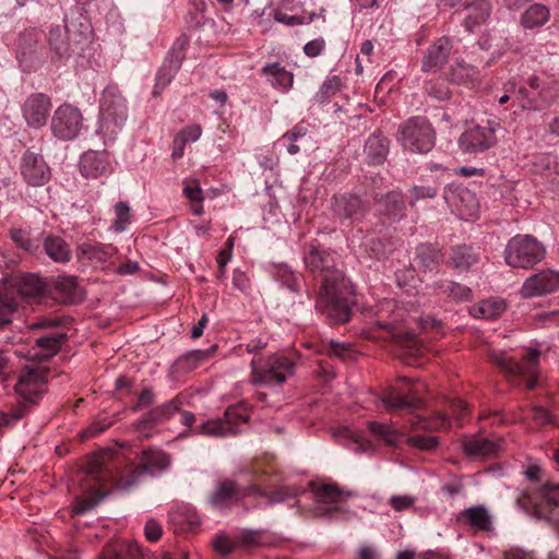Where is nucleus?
I'll return each instance as SVG.
<instances>
[{
    "mask_svg": "<svg viewBox=\"0 0 559 559\" xmlns=\"http://www.w3.org/2000/svg\"><path fill=\"white\" fill-rule=\"evenodd\" d=\"M559 290V271L545 269L525 278L520 295L524 299L545 297Z\"/></svg>",
    "mask_w": 559,
    "mask_h": 559,
    "instance_id": "nucleus-18",
    "label": "nucleus"
},
{
    "mask_svg": "<svg viewBox=\"0 0 559 559\" xmlns=\"http://www.w3.org/2000/svg\"><path fill=\"white\" fill-rule=\"evenodd\" d=\"M21 174L27 185L40 187L51 177V171L40 153L26 150L21 158Z\"/></svg>",
    "mask_w": 559,
    "mask_h": 559,
    "instance_id": "nucleus-20",
    "label": "nucleus"
},
{
    "mask_svg": "<svg viewBox=\"0 0 559 559\" xmlns=\"http://www.w3.org/2000/svg\"><path fill=\"white\" fill-rule=\"evenodd\" d=\"M19 309V300L0 292V330L10 325L13 321V316Z\"/></svg>",
    "mask_w": 559,
    "mask_h": 559,
    "instance_id": "nucleus-54",
    "label": "nucleus"
},
{
    "mask_svg": "<svg viewBox=\"0 0 559 559\" xmlns=\"http://www.w3.org/2000/svg\"><path fill=\"white\" fill-rule=\"evenodd\" d=\"M263 474L257 467H247L239 472L237 479L217 481L209 496V503L215 509L226 510L252 495H265L261 480Z\"/></svg>",
    "mask_w": 559,
    "mask_h": 559,
    "instance_id": "nucleus-3",
    "label": "nucleus"
},
{
    "mask_svg": "<svg viewBox=\"0 0 559 559\" xmlns=\"http://www.w3.org/2000/svg\"><path fill=\"white\" fill-rule=\"evenodd\" d=\"M463 7L466 10L464 26L467 32H474L475 28L483 25L491 13V4L487 0H474Z\"/></svg>",
    "mask_w": 559,
    "mask_h": 559,
    "instance_id": "nucleus-35",
    "label": "nucleus"
},
{
    "mask_svg": "<svg viewBox=\"0 0 559 559\" xmlns=\"http://www.w3.org/2000/svg\"><path fill=\"white\" fill-rule=\"evenodd\" d=\"M342 79L338 75L326 76L314 95L318 104H324L335 96L342 88Z\"/></svg>",
    "mask_w": 559,
    "mask_h": 559,
    "instance_id": "nucleus-52",
    "label": "nucleus"
},
{
    "mask_svg": "<svg viewBox=\"0 0 559 559\" xmlns=\"http://www.w3.org/2000/svg\"><path fill=\"white\" fill-rule=\"evenodd\" d=\"M445 254L438 243L423 242L415 248L413 269L419 273H431L439 269Z\"/></svg>",
    "mask_w": 559,
    "mask_h": 559,
    "instance_id": "nucleus-25",
    "label": "nucleus"
},
{
    "mask_svg": "<svg viewBox=\"0 0 559 559\" xmlns=\"http://www.w3.org/2000/svg\"><path fill=\"white\" fill-rule=\"evenodd\" d=\"M170 463L171 461L167 453L158 450H145L139 455L135 463L117 467L115 473L105 472L98 461H93L88 464L86 474L100 487L109 478L111 491L129 492L147 476L155 477L160 475L168 469Z\"/></svg>",
    "mask_w": 559,
    "mask_h": 559,
    "instance_id": "nucleus-2",
    "label": "nucleus"
},
{
    "mask_svg": "<svg viewBox=\"0 0 559 559\" xmlns=\"http://www.w3.org/2000/svg\"><path fill=\"white\" fill-rule=\"evenodd\" d=\"M305 266L314 277H321L314 307L331 323L343 324L352 317L354 289L337 266V257L330 249L311 243L304 250Z\"/></svg>",
    "mask_w": 559,
    "mask_h": 559,
    "instance_id": "nucleus-1",
    "label": "nucleus"
},
{
    "mask_svg": "<svg viewBox=\"0 0 559 559\" xmlns=\"http://www.w3.org/2000/svg\"><path fill=\"white\" fill-rule=\"evenodd\" d=\"M49 369L46 367L26 366L21 369L14 390L17 396L11 409L14 419L21 420L38 403L48 382Z\"/></svg>",
    "mask_w": 559,
    "mask_h": 559,
    "instance_id": "nucleus-5",
    "label": "nucleus"
},
{
    "mask_svg": "<svg viewBox=\"0 0 559 559\" xmlns=\"http://www.w3.org/2000/svg\"><path fill=\"white\" fill-rule=\"evenodd\" d=\"M247 421V416L236 407H228L223 418L209 419L198 427V432L209 437L224 438L238 435L240 426Z\"/></svg>",
    "mask_w": 559,
    "mask_h": 559,
    "instance_id": "nucleus-17",
    "label": "nucleus"
},
{
    "mask_svg": "<svg viewBox=\"0 0 559 559\" xmlns=\"http://www.w3.org/2000/svg\"><path fill=\"white\" fill-rule=\"evenodd\" d=\"M46 290L45 281L36 274L25 273L12 276L4 286V294L21 298H33L43 295Z\"/></svg>",
    "mask_w": 559,
    "mask_h": 559,
    "instance_id": "nucleus-22",
    "label": "nucleus"
},
{
    "mask_svg": "<svg viewBox=\"0 0 559 559\" xmlns=\"http://www.w3.org/2000/svg\"><path fill=\"white\" fill-rule=\"evenodd\" d=\"M38 33L34 29L23 32L16 43V58L23 71H31L39 61Z\"/></svg>",
    "mask_w": 559,
    "mask_h": 559,
    "instance_id": "nucleus-27",
    "label": "nucleus"
},
{
    "mask_svg": "<svg viewBox=\"0 0 559 559\" xmlns=\"http://www.w3.org/2000/svg\"><path fill=\"white\" fill-rule=\"evenodd\" d=\"M67 340L68 335L63 331L43 333L35 338L25 357L28 360L48 361L60 352Z\"/></svg>",
    "mask_w": 559,
    "mask_h": 559,
    "instance_id": "nucleus-21",
    "label": "nucleus"
},
{
    "mask_svg": "<svg viewBox=\"0 0 559 559\" xmlns=\"http://www.w3.org/2000/svg\"><path fill=\"white\" fill-rule=\"evenodd\" d=\"M55 298L62 304H76L83 299L82 289L76 277L60 275L53 284Z\"/></svg>",
    "mask_w": 559,
    "mask_h": 559,
    "instance_id": "nucleus-32",
    "label": "nucleus"
},
{
    "mask_svg": "<svg viewBox=\"0 0 559 559\" xmlns=\"http://www.w3.org/2000/svg\"><path fill=\"white\" fill-rule=\"evenodd\" d=\"M368 427L373 435L381 438L390 445H395L400 439L397 431L391 429L386 424L369 421Z\"/></svg>",
    "mask_w": 559,
    "mask_h": 559,
    "instance_id": "nucleus-57",
    "label": "nucleus"
},
{
    "mask_svg": "<svg viewBox=\"0 0 559 559\" xmlns=\"http://www.w3.org/2000/svg\"><path fill=\"white\" fill-rule=\"evenodd\" d=\"M331 210L336 222L349 227L365 218L369 212V206L357 194L341 193L332 198Z\"/></svg>",
    "mask_w": 559,
    "mask_h": 559,
    "instance_id": "nucleus-12",
    "label": "nucleus"
},
{
    "mask_svg": "<svg viewBox=\"0 0 559 559\" xmlns=\"http://www.w3.org/2000/svg\"><path fill=\"white\" fill-rule=\"evenodd\" d=\"M440 185L437 181L432 183L415 185L409 189V205L415 204L425 199H435L438 195Z\"/></svg>",
    "mask_w": 559,
    "mask_h": 559,
    "instance_id": "nucleus-55",
    "label": "nucleus"
},
{
    "mask_svg": "<svg viewBox=\"0 0 559 559\" xmlns=\"http://www.w3.org/2000/svg\"><path fill=\"white\" fill-rule=\"evenodd\" d=\"M415 503V498L409 495L392 496L389 504L397 512L412 508Z\"/></svg>",
    "mask_w": 559,
    "mask_h": 559,
    "instance_id": "nucleus-64",
    "label": "nucleus"
},
{
    "mask_svg": "<svg viewBox=\"0 0 559 559\" xmlns=\"http://www.w3.org/2000/svg\"><path fill=\"white\" fill-rule=\"evenodd\" d=\"M361 248L371 259H384L393 250V245L382 237L370 235L365 237Z\"/></svg>",
    "mask_w": 559,
    "mask_h": 559,
    "instance_id": "nucleus-45",
    "label": "nucleus"
},
{
    "mask_svg": "<svg viewBox=\"0 0 559 559\" xmlns=\"http://www.w3.org/2000/svg\"><path fill=\"white\" fill-rule=\"evenodd\" d=\"M397 140L405 150L425 154L436 143V131L426 117L416 116L399 127Z\"/></svg>",
    "mask_w": 559,
    "mask_h": 559,
    "instance_id": "nucleus-8",
    "label": "nucleus"
},
{
    "mask_svg": "<svg viewBox=\"0 0 559 559\" xmlns=\"http://www.w3.org/2000/svg\"><path fill=\"white\" fill-rule=\"evenodd\" d=\"M550 17L548 7L534 3L530 5L521 15L520 23L524 28H536L545 25Z\"/></svg>",
    "mask_w": 559,
    "mask_h": 559,
    "instance_id": "nucleus-42",
    "label": "nucleus"
},
{
    "mask_svg": "<svg viewBox=\"0 0 559 559\" xmlns=\"http://www.w3.org/2000/svg\"><path fill=\"white\" fill-rule=\"evenodd\" d=\"M556 86V81L547 74H532L519 87L516 100L525 110H540L555 98Z\"/></svg>",
    "mask_w": 559,
    "mask_h": 559,
    "instance_id": "nucleus-7",
    "label": "nucleus"
},
{
    "mask_svg": "<svg viewBox=\"0 0 559 559\" xmlns=\"http://www.w3.org/2000/svg\"><path fill=\"white\" fill-rule=\"evenodd\" d=\"M215 346H212L210 349H194L191 350L181 357H179L175 364V367L178 371L189 372L195 369L199 364L211 356L214 352Z\"/></svg>",
    "mask_w": 559,
    "mask_h": 559,
    "instance_id": "nucleus-48",
    "label": "nucleus"
},
{
    "mask_svg": "<svg viewBox=\"0 0 559 559\" xmlns=\"http://www.w3.org/2000/svg\"><path fill=\"white\" fill-rule=\"evenodd\" d=\"M83 127V117L79 108L72 105L59 106L51 119L53 135L63 141L75 139Z\"/></svg>",
    "mask_w": 559,
    "mask_h": 559,
    "instance_id": "nucleus-16",
    "label": "nucleus"
},
{
    "mask_svg": "<svg viewBox=\"0 0 559 559\" xmlns=\"http://www.w3.org/2000/svg\"><path fill=\"white\" fill-rule=\"evenodd\" d=\"M262 73L267 78L273 87L288 90L293 85V73L278 62L267 63L262 68Z\"/></svg>",
    "mask_w": 559,
    "mask_h": 559,
    "instance_id": "nucleus-43",
    "label": "nucleus"
},
{
    "mask_svg": "<svg viewBox=\"0 0 559 559\" xmlns=\"http://www.w3.org/2000/svg\"><path fill=\"white\" fill-rule=\"evenodd\" d=\"M451 50L452 45L448 37L438 38L427 48L423 57L421 70L426 73L439 71L448 62Z\"/></svg>",
    "mask_w": 559,
    "mask_h": 559,
    "instance_id": "nucleus-28",
    "label": "nucleus"
},
{
    "mask_svg": "<svg viewBox=\"0 0 559 559\" xmlns=\"http://www.w3.org/2000/svg\"><path fill=\"white\" fill-rule=\"evenodd\" d=\"M493 120H487L485 126H472L459 138V146L462 152L476 154L485 152L496 144V127Z\"/></svg>",
    "mask_w": 559,
    "mask_h": 559,
    "instance_id": "nucleus-15",
    "label": "nucleus"
},
{
    "mask_svg": "<svg viewBox=\"0 0 559 559\" xmlns=\"http://www.w3.org/2000/svg\"><path fill=\"white\" fill-rule=\"evenodd\" d=\"M182 405L181 400L177 396L171 401L152 408L148 413L144 415L142 419L136 423V428L141 429H150L154 427L158 423H163L168 420L175 413L179 412Z\"/></svg>",
    "mask_w": 559,
    "mask_h": 559,
    "instance_id": "nucleus-31",
    "label": "nucleus"
},
{
    "mask_svg": "<svg viewBox=\"0 0 559 559\" xmlns=\"http://www.w3.org/2000/svg\"><path fill=\"white\" fill-rule=\"evenodd\" d=\"M127 119L124 99L110 90H106L100 100V128L106 132H116Z\"/></svg>",
    "mask_w": 559,
    "mask_h": 559,
    "instance_id": "nucleus-19",
    "label": "nucleus"
},
{
    "mask_svg": "<svg viewBox=\"0 0 559 559\" xmlns=\"http://www.w3.org/2000/svg\"><path fill=\"white\" fill-rule=\"evenodd\" d=\"M456 521L479 531H489L492 525V518L484 506H475L462 510Z\"/></svg>",
    "mask_w": 559,
    "mask_h": 559,
    "instance_id": "nucleus-33",
    "label": "nucleus"
},
{
    "mask_svg": "<svg viewBox=\"0 0 559 559\" xmlns=\"http://www.w3.org/2000/svg\"><path fill=\"white\" fill-rule=\"evenodd\" d=\"M189 44L186 35L179 36L173 44L171 48L166 55V58L158 69L155 78V86L153 95L158 96L162 91L169 85L179 69L181 68L185 59V50Z\"/></svg>",
    "mask_w": 559,
    "mask_h": 559,
    "instance_id": "nucleus-13",
    "label": "nucleus"
},
{
    "mask_svg": "<svg viewBox=\"0 0 559 559\" xmlns=\"http://www.w3.org/2000/svg\"><path fill=\"white\" fill-rule=\"evenodd\" d=\"M377 324L389 332L391 337L403 346L413 349L416 344L415 334L407 331L403 325L399 324L395 320L378 321Z\"/></svg>",
    "mask_w": 559,
    "mask_h": 559,
    "instance_id": "nucleus-46",
    "label": "nucleus"
},
{
    "mask_svg": "<svg viewBox=\"0 0 559 559\" xmlns=\"http://www.w3.org/2000/svg\"><path fill=\"white\" fill-rule=\"evenodd\" d=\"M213 547L222 556H228L234 551V543L225 535L218 534L213 539Z\"/></svg>",
    "mask_w": 559,
    "mask_h": 559,
    "instance_id": "nucleus-63",
    "label": "nucleus"
},
{
    "mask_svg": "<svg viewBox=\"0 0 559 559\" xmlns=\"http://www.w3.org/2000/svg\"><path fill=\"white\" fill-rule=\"evenodd\" d=\"M381 401L389 412L399 414L413 413L423 405V400L418 395V389H412L407 393L391 389L382 396Z\"/></svg>",
    "mask_w": 559,
    "mask_h": 559,
    "instance_id": "nucleus-26",
    "label": "nucleus"
},
{
    "mask_svg": "<svg viewBox=\"0 0 559 559\" xmlns=\"http://www.w3.org/2000/svg\"><path fill=\"white\" fill-rule=\"evenodd\" d=\"M88 491V496L79 499L73 506V512L75 514H84L95 508L108 493L109 491H102L100 489H92L91 487L85 488Z\"/></svg>",
    "mask_w": 559,
    "mask_h": 559,
    "instance_id": "nucleus-53",
    "label": "nucleus"
},
{
    "mask_svg": "<svg viewBox=\"0 0 559 559\" xmlns=\"http://www.w3.org/2000/svg\"><path fill=\"white\" fill-rule=\"evenodd\" d=\"M87 36L83 32H73L67 24L57 25L49 29L48 44L52 62H63L73 53L79 52Z\"/></svg>",
    "mask_w": 559,
    "mask_h": 559,
    "instance_id": "nucleus-11",
    "label": "nucleus"
},
{
    "mask_svg": "<svg viewBox=\"0 0 559 559\" xmlns=\"http://www.w3.org/2000/svg\"><path fill=\"white\" fill-rule=\"evenodd\" d=\"M50 109V98L44 93H34L23 104V118L29 128L39 129L46 124Z\"/></svg>",
    "mask_w": 559,
    "mask_h": 559,
    "instance_id": "nucleus-23",
    "label": "nucleus"
},
{
    "mask_svg": "<svg viewBox=\"0 0 559 559\" xmlns=\"http://www.w3.org/2000/svg\"><path fill=\"white\" fill-rule=\"evenodd\" d=\"M116 221L114 223L117 231H123L131 223V209L128 202L120 201L115 205Z\"/></svg>",
    "mask_w": 559,
    "mask_h": 559,
    "instance_id": "nucleus-59",
    "label": "nucleus"
},
{
    "mask_svg": "<svg viewBox=\"0 0 559 559\" xmlns=\"http://www.w3.org/2000/svg\"><path fill=\"white\" fill-rule=\"evenodd\" d=\"M80 170L85 178H98L110 171L106 152L88 151L80 159Z\"/></svg>",
    "mask_w": 559,
    "mask_h": 559,
    "instance_id": "nucleus-30",
    "label": "nucleus"
},
{
    "mask_svg": "<svg viewBox=\"0 0 559 559\" xmlns=\"http://www.w3.org/2000/svg\"><path fill=\"white\" fill-rule=\"evenodd\" d=\"M353 492L342 490L335 484H325L317 488L316 497L322 503H336L352 497Z\"/></svg>",
    "mask_w": 559,
    "mask_h": 559,
    "instance_id": "nucleus-51",
    "label": "nucleus"
},
{
    "mask_svg": "<svg viewBox=\"0 0 559 559\" xmlns=\"http://www.w3.org/2000/svg\"><path fill=\"white\" fill-rule=\"evenodd\" d=\"M254 383L264 385L282 384L295 372V360L283 354H273L266 358L251 360Z\"/></svg>",
    "mask_w": 559,
    "mask_h": 559,
    "instance_id": "nucleus-9",
    "label": "nucleus"
},
{
    "mask_svg": "<svg viewBox=\"0 0 559 559\" xmlns=\"http://www.w3.org/2000/svg\"><path fill=\"white\" fill-rule=\"evenodd\" d=\"M67 322L61 317H39L29 325L33 331L43 330L44 333L51 331H61L60 328Z\"/></svg>",
    "mask_w": 559,
    "mask_h": 559,
    "instance_id": "nucleus-58",
    "label": "nucleus"
},
{
    "mask_svg": "<svg viewBox=\"0 0 559 559\" xmlns=\"http://www.w3.org/2000/svg\"><path fill=\"white\" fill-rule=\"evenodd\" d=\"M273 276L283 287H286L293 293L300 290L304 276L295 272L289 265L282 263L274 266Z\"/></svg>",
    "mask_w": 559,
    "mask_h": 559,
    "instance_id": "nucleus-44",
    "label": "nucleus"
},
{
    "mask_svg": "<svg viewBox=\"0 0 559 559\" xmlns=\"http://www.w3.org/2000/svg\"><path fill=\"white\" fill-rule=\"evenodd\" d=\"M117 252L110 243L83 242L78 247V257L94 263H105Z\"/></svg>",
    "mask_w": 559,
    "mask_h": 559,
    "instance_id": "nucleus-39",
    "label": "nucleus"
},
{
    "mask_svg": "<svg viewBox=\"0 0 559 559\" xmlns=\"http://www.w3.org/2000/svg\"><path fill=\"white\" fill-rule=\"evenodd\" d=\"M450 81L457 85L475 86L480 81V72L477 67L457 60L450 68Z\"/></svg>",
    "mask_w": 559,
    "mask_h": 559,
    "instance_id": "nucleus-38",
    "label": "nucleus"
},
{
    "mask_svg": "<svg viewBox=\"0 0 559 559\" xmlns=\"http://www.w3.org/2000/svg\"><path fill=\"white\" fill-rule=\"evenodd\" d=\"M263 537V530H245L238 536V540L245 546L254 547L264 544Z\"/></svg>",
    "mask_w": 559,
    "mask_h": 559,
    "instance_id": "nucleus-61",
    "label": "nucleus"
},
{
    "mask_svg": "<svg viewBox=\"0 0 559 559\" xmlns=\"http://www.w3.org/2000/svg\"><path fill=\"white\" fill-rule=\"evenodd\" d=\"M41 250L56 263H67L72 257L70 246L64 239L46 233L41 240Z\"/></svg>",
    "mask_w": 559,
    "mask_h": 559,
    "instance_id": "nucleus-34",
    "label": "nucleus"
},
{
    "mask_svg": "<svg viewBox=\"0 0 559 559\" xmlns=\"http://www.w3.org/2000/svg\"><path fill=\"white\" fill-rule=\"evenodd\" d=\"M102 559H145L136 543H121L106 549Z\"/></svg>",
    "mask_w": 559,
    "mask_h": 559,
    "instance_id": "nucleus-47",
    "label": "nucleus"
},
{
    "mask_svg": "<svg viewBox=\"0 0 559 559\" xmlns=\"http://www.w3.org/2000/svg\"><path fill=\"white\" fill-rule=\"evenodd\" d=\"M506 310V304L499 299H487L475 305L471 309V313L476 318L496 319Z\"/></svg>",
    "mask_w": 559,
    "mask_h": 559,
    "instance_id": "nucleus-50",
    "label": "nucleus"
},
{
    "mask_svg": "<svg viewBox=\"0 0 559 559\" xmlns=\"http://www.w3.org/2000/svg\"><path fill=\"white\" fill-rule=\"evenodd\" d=\"M464 452L473 457H491L499 453L501 443L481 437H471L463 441Z\"/></svg>",
    "mask_w": 559,
    "mask_h": 559,
    "instance_id": "nucleus-36",
    "label": "nucleus"
},
{
    "mask_svg": "<svg viewBox=\"0 0 559 559\" xmlns=\"http://www.w3.org/2000/svg\"><path fill=\"white\" fill-rule=\"evenodd\" d=\"M44 235L45 231H37L31 227H11L9 229V237L13 243L34 257H40L43 253L41 240Z\"/></svg>",
    "mask_w": 559,
    "mask_h": 559,
    "instance_id": "nucleus-29",
    "label": "nucleus"
},
{
    "mask_svg": "<svg viewBox=\"0 0 559 559\" xmlns=\"http://www.w3.org/2000/svg\"><path fill=\"white\" fill-rule=\"evenodd\" d=\"M545 245L532 235L518 234L508 240L503 258L513 269L532 270L546 258Z\"/></svg>",
    "mask_w": 559,
    "mask_h": 559,
    "instance_id": "nucleus-6",
    "label": "nucleus"
},
{
    "mask_svg": "<svg viewBox=\"0 0 559 559\" xmlns=\"http://www.w3.org/2000/svg\"><path fill=\"white\" fill-rule=\"evenodd\" d=\"M408 443L412 447L418 448L420 450L429 451L437 448L439 444V439L435 436L416 435L408 439Z\"/></svg>",
    "mask_w": 559,
    "mask_h": 559,
    "instance_id": "nucleus-62",
    "label": "nucleus"
},
{
    "mask_svg": "<svg viewBox=\"0 0 559 559\" xmlns=\"http://www.w3.org/2000/svg\"><path fill=\"white\" fill-rule=\"evenodd\" d=\"M376 211L390 222H400L405 216L406 205L401 190H391L385 194L372 192Z\"/></svg>",
    "mask_w": 559,
    "mask_h": 559,
    "instance_id": "nucleus-24",
    "label": "nucleus"
},
{
    "mask_svg": "<svg viewBox=\"0 0 559 559\" xmlns=\"http://www.w3.org/2000/svg\"><path fill=\"white\" fill-rule=\"evenodd\" d=\"M557 166L556 158L552 155H540L533 163V171L540 176L549 177L556 171Z\"/></svg>",
    "mask_w": 559,
    "mask_h": 559,
    "instance_id": "nucleus-60",
    "label": "nucleus"
},
{
    "mask_svg": "<svg viewBox=\"0 0 559 559\" xmlns=\"http://www.w3.org/2000/svg\"><path fill=\"white\" fill-rule=\"evenodd\" d=\"M559 483L542 485L534 497L528 498L526 512L535 520L544 521L554 528L559 527Z\"/></svg>",
    "mask_w": 559,
    "mask_h": 559,
    "instance_id": "nucleus-10",
    "label": "nucleus"
},
{
    "mask_svg": "<svg viewBox=\"0 0 559 559\" xmlns=\"http://www.w3.org/2000/svg\"><path fill=\"white\" fill-rule=\"evenodd\" d=\"M425 90L430 97L439 102L447 100L452 95V92L447 83V80L442 78L428 81L426 83Z\"/></svg>",
    "mask_w": 559,
    "mask_h": 559,
    "instance_id": "nucleus-56",
    "label": "nucleus"
},
{
    "mask_svg": "<svg viewBox=\"0 0 559 559\" xmlns=\"http://www.w3.org/2000/svg\"><path fill=\"white\" fill-rule=\"evenodd\" d=\"M432 288L440 295H444L454 301H468L473 297L472 289L465 285L449 280H439L432 284Z\"/></svg>",
    "mask_w": 559,
    "mask_h": 559,
    "instance_id": "nucleus-41",
    "label": "nucleus"
},
{
    "mask_svg": "<svg viewBox=\"0 0 559 559\" xmlns=\"http://www.w3.org/2000/svg\"><path fill=\"white\" fill-rule=\"evenodd\" d=\"M265 495H252V497H262L267 500V506L273 507L277 503H283L289 499L296 498L305 492L301 487L298 486H282L272 492H267L263 489Z\"/></svg>",
    "mask_w": 559,
    "mask_h": 559,
    "instance_id": "nucleus-49",
    "label": "nucleus"
},
{
    "mask_svg": "<svg viewBox=\"0 0 559 559\" xmlns=\"http://www.w3.org/2000/svg\"><path fill=\"white\" fill-rule=\"evenodd\" d=\"M365 154L368 164H382L389 152V141L380 133H372L365 143Z\"/></svg>",
    "mask_w": 559,
    "mask_h": 559,
    "instance_id": "nucleus-40",
    "label": "nucleus"
},
{
    "mask_svg": "<svg viewBox=\"0 0 559 559\" xmlns=\"http://www.w3.org/2000/svg\"><path fill=\"white\" fill-rule=\"evenodd\" d=\"M540 352L528 348L520 359L508 356L502 350H490L488 359L499 367L515 385H524L526 390H533L538 384Z\"/></svg>",
    "mask_w": 559,
    "mask_h": 559,
    "instance_id": "nucleus-4",
    "label": "nucleus"
},
{
    "mask_svg": "<svg viewBox=\"0 0 559 559\" xmlns=\"http://www.w3.org/2000/svg\"><path fill=\"white\" fill-rule=\"evenodd\" d=\"M443 198L451 211L461 219L474 221L478 216L479 203L476 194L462 185L444 188Z\"/></svg>",
    "mask_w": 559,
    "mask_h": 559,
    "instance_id": "nucleus-14",
    "label": "nucleus"
},
{
    "mask_svg": "<svg viewBox=\"0 0 559 559\" xmlns=\"http://www.w3.org/2000/svg\"><path fill=\"white\" fill-rule=\"evenodd\" d=\"M480 254L477 249L467 245H459L451 248L450 264L461 272L468 271L479 262Z\"/></svg>",
    "mask_w": 559,
    "mask_h": 559,
    "instance_id": "nucleus-37",
    "label": "nucleus"
}]
</instances>
